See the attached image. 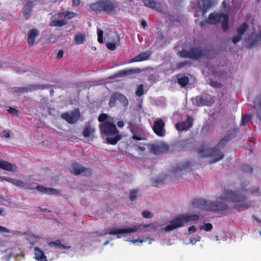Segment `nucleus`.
I'll use <instances>...</instances> for the list:
<instances>
[{"label": "nucleus", "mask_w": 261, "mask_h": 261, "mask_svg": "<svg viewBox=\"0 0 261 261\" xmlns=\"http://www.w3.org/2000/svg\"><path fill=\"white\" fill-rule=\"evenodd\" d=\"M246 44L249 48L256 47L261 44V31L257 34H252L246 40Z\"/></svg>", "instance_id": "4468645a"}, {"label": "nucleus", "mask_w": 261, "mask_h": 261, "mask_svg": "<svg viewBox=\"0 0 261 261\" xmlns=\"http://www.w3.org/2000/svg\"><path fill=\"white\" fill-rule=\"evenodd\" d=\"M190 64V63L189 62H180L177 65V68H181L185 66L186 65Z\"/></svg>", "instance_id": "13d9d810"}, {"label": "nucleus", "mask_w": 261, "mask_h": 261, "mask_svg": "<svg viewBox=\"0 0 261 261\" xmlns=\"http://www.w3.org/2000/svg\"><path fill=\"white\" fill-rule=\"evenodd\" d=\"M210 200H206L202 198L194 199L192 201V204L194 207L202 210L208 211Z\"/></svg>", "instance_id": "f3484780"}, {"label": "nucleus", "mask_w": 261, "mask_h": 261, "mask_svg": "<svg viewBox=\"0 0 261 261\" xmlns=\"http://www.w3.org/2000/svg\"><path fill=\"white\" fill-rule=\"evenodd\" d=\"M74 16L73 12H61L57 13L51 17L49 25L61 27L67 24V20Z\"/></svg>", "instance_id": "0eeeda50"}, {"label": "nucleus", "mask_w": 261, "mask_h": 261, "mask_svg": "<svg viewBox=\"0 0 261 261\" xmlns=\"http://www.w3.org/2000/svg\"><path fill=\"white\" fill-rule=\"evenodd\" d=\"M118 3H113L109 0H100L90 5L92 10L95 12L103 11L108 14H114L116 13V8Z\"/></svg>", "instance_id": "20e7f679"}, {"label": "nucleus", "mask_w": 261, "mask_h": 261, "mask_svg": "<svg viewBox=\"0 0 261 261\" xmlns=\"http://www.w3.org/2000/svg\"><path fill=\"white\" fill-rule=\"evenodd\" d=\"M251 117L249 114H244L242 115L241 124L243 126L245 125L247 122L251 119Z\"/></svg>", "instance_id": "79ce46f5"}, {"label": "nucleus", "mask_w": 261, "mask_h": 261, "mask_svg": "<svg viewBox=\"0 0 261 261\" xmlns=\"http://www.w3.org/2000/svg\"><path fill=\"white\" fill-rule=\"evenodd\" d=\"M199 219V216L196 214L181 215L172 220L170 222V224L165 227V230L166 231H171L178 227L182 226L185 223L197 220Z\"/></svg>", "instance_id": "39448f33"}, {"label": "nucleus", "mask_w": 261, "mask_h": 261, "mask_svg": "<svg viewBox=\"0 0 261 261\" xmlns=\"http://www.w3.org/2000/svg\"><path fill=\"white\" fill-rule=\"evenodd\" d=\"M241 169L244 172L246 173H251L253 170V168L247 164L243 165Z\"/></svg>", "instance_id": "c03bdc74"}, {"label": "nucleus", "mask_w": 261, "mask_h": 261, "mask_svg": "<svg viewBox=\"0 0 261 261\" xmlns=\"http://www.w3.org/2000/svg\"><path fill=\"white\" fill-rule=\"evenodd\" d=\"M213 228V225L211 223H206L204 225L200 227V229H204L206 231L211 230Z\"/></svg>", "instance_id": "de8ad7c7"}, {"label": "nucleus", "mask_w": 261, "mask_h": 261, "mask_svg": "<svg viewBox=\"0 0 261 261\" xmlns=\"http://www.w3.org/2000/svg\"><path fill=\"white\" fill-rule=\"evenodd\" d=\"M222 18H223V20H222V24H221L222 28L224 32H226L228 29V18L226 15L224 14V15H222Z\"/></svg>", "instance_id": "c9c22d12"}, {"label": "nucleus", "mask_w": 261, "mask_h": 261, "mask_svg": "<svg viewBox=\"0 0 261 261\" xmlns=\"http://www.w3.org/2000/svg\"><path fill=\"white\" fill-rule=\"evenodd\" d=\"M254 110L257 118L261 121V94L254 101Z\"/></svg>", "instance_id": "412c9836"}, {"label": "nucleus", "mask_w": 261, "mask_h": 261, "mask_svg": "<svg viewBox=\"0 0 261 261\" xmlns=\"http://www.w3.org/2000/svg\"><path fill=\"white\" fill-rule=\"evenodd\" d=\"M98 41L100 43H103V31L99 29H97Z\"/></svg>", "instance_id": "49530a36"}, {"label": "nucleus", "mask_w": 261, "mask_h": 261, "mask_svg": "<svg viewBox=\"0 0 261 261\" xmlns=\"http://www.w3.org/2000/svg\"><path fill=\"white\" fill-rule=\"evenodd\" d=\"M161 225L156 223H151L148 225H132L129 228H114L110 229H107L106 232L103 233H99L97 232H95L97 236H104L107 234L111 235H116L117 238H120L122 234L134 233L138 231H156L165 230V228L161 227Z\"/></svg>", "instance_id": "f03ea898"}, {"label": "nucleus", "mask_w": 261, "mask_h": 261, "mask_svg": "<svg viewBox=\"0 0 261 261\" xmlns=\"http://www.w3.org/2000/svg\"><path fill=\"white\" fill-rule=\"evenodd\" d=\"M106 42H107L106 46L109 49L111 50H114L116 49L115 43H111L109 42H107V41Z\"/></svg>", "instance_id": "3c124183"}, {"label": "nucleus", "mask_w": 261, "mask_h": 261, "mask_svg": "<svg viewBox=\"0 0 261 261\" xmlns=\"http://www.w3.org/2000/svg\"><path fill=\"white\" fill-rule=\"evenodd\" d=\"M100 134L107 143L115 145L122 138L114 122L107 121L99 124Z\"/></svg>", "instance_id": "7ed1b4c3"}, {"label": "nucleus", "mask_w": 261, "mask_h": 261, "mask_svg": "<svg viewBox=\"0 0 261 261\" xmlns=\"http://www.w3.org/2000/svg\"><path fill=\"white\" fill-rule=\"evenodd\" d=\"M198 152L202 157H210L212 158L210 161L211 164L221 160L224 156L223 153L216 146L211 148L199 149H198Z\"/></svg>", "instance_id": "423d86ee"}, {"label": "nucleus", "mask_w": 261, "mask_h": 261, "mask_svg": "<svg viewBox=\"0 0 261 261\" xmlns=\"http://www.w3.org/2000/svg\"><path fill=\"white\" fill-rule=\"evenodd\" d=\"M132 243H135L136 242H140V243H143L145 241L144 240H139V239H133L132 240L130 241Z\"/></svg>", "instance_id": "0e129e2a"}, {"label": "nucleus", "mask_w": 261, "mask_h": 261, "mask_svg": "<svg viewBox=\"0 0 261 261\" xmlns=\"http://www.w3.org/2000/svg\"><path fill=\"white\" fill-rule=\"evenodd\" d=\"M64 51L63 50H60L57 54V58L59 59H61L63 57Z\"/></svg>", "instance_id": "052dcab7"}, {"label": "nucleus", "mask_w": 261, "mask_h": 261, "mask_svg": "<svg viewBox=\"0 0 261 261\" xmlns=\"http://www.w3.org/2000/svg\"><path fill=\"white\" fill-rule=\"evenodd\" d=\"M234 137L235 136L232 134H230L225 136L219 141V142L218 143L216 146H217L219 149L220 148L224 147L226 145L227 143L230 140H231L232 139L234 138Z\"/></svg>", "instance_id": "bb28decb"}, {"label": "nucleus", "mask_w": 261, "mask_h": 261, "mask_svg": "<svg viewBox=\"0 0 261 261\" xmlns=\"http://www.w3.org/2000/svg\"><path fill=\"white\" fill-rule=\"evenodd\" d=\"M140 68L127 69L119 71L118 73L111 76L109 79H113L117 77H121L125 76H129L133 74H138L141 72Z\"/></svg>", "instance_id": "ddd939ff"}, {"label": "nucleus", "mask_w": 261, "mask_h": 261, "mask_svg": "<svg viewBox=\"0 0 261 261\" xmlns=\"http://www.w3.org/2000/svg\"><path fill=\"white\" fill-rule=\"evenodd\" d=\"M48 245L51 247H55L61 250L69 249L70 248V246H67L62 244L59 240H57L55 242H49Z\"/></svg>", "instance_id": "c756f323"}, {"label": "nucleus", "mask_w": 261, "mask_h": 261, "mask_svg": "<svg viewBox=\"0 0 261 261\" xmlns=\"http://www.w3.org/2000/svg\"><path fill=\"white\" fill-rule=\"evenodd\" d=\"M179 56L182 58H190V49L189 50L182 49L179 53Z\"/></svg>", "instance_id": "37998d69"}, {"label": "nucleus", "mask_w": 261, "mask_h": 261, "mask_svg": "<svg viewBox=\"0 0 261 261\" xmlns=\"http://www.w3.org/2000/svg\"><path fill=\"white\" fill-rule=\"evenodd\" d=\"M0 232L10 233V230L7 228L6 227L0 226Z\"/></svg>", "instance_id": "bf43d9fd"}, {"label": "nucleus", "mask_w": 261, "mask_h": 261, "mask_svg": "<svg viewBox=\"0 0 261 261\" xmlns=\"http://www.w3.org/2000/svg\"><path fill=\"white\" fill-rule=\"evenodd\" d=\"M210 84L211 86L216 88H220L222 87L221 84L217 81H211Z\"/></svg>", "instance_id": "603ef678"}, {"label": "nucleus", "mask_w": 261, "mask_h": 261, "mask_svg": "<svg viewBox=\"0 0 261 261\" xmlns=\"http://www.w3.org/2000/svg\"><path fill=\"white\" fill-rule=\"evenodd\" d=\"M144 6L148 8L157 9V3L153 0H143Z\"/></svg>", "instance_id": "72a5a7b5"}, {"label": "nucleus", "mask_w": 261, "mask_h": 261, "mask_svg": "<svg viewBox=\"0 0 261 261\" xmlns=\"http://www.w3.org/2000/svg\"><path fill=\"white\" fill-rule=\"evenodd\" d=\"M201 8L202 15H204L213 5V3L211 0H201Z\"/></svg>", "instance_id": "cd10ccee"}, {"label": "nucleus", "mask_w": 261, "mask_h": 261, "mask_svg": "<svg viewBox=\"0 0 261 261\" xmlns=\"http://www.w3.org/2000/svg\"><path fill=\"white\" fill-rule=\"evenodd\" d=\"M141 25L143 27V28L145 29L146 28L147 26V22L145 20H142L141 22Z\"/></svg>", "instance_id": "774afa93"}, {"label": "nucleus", "mask_w": 261, "mask_h": 261, "mask_svg": "<svg viewBox=\"0 0 261 261\" xmlns=\"http://www.w3.org/2000/svg\"><path fill=\"white\" fill-rule=\"evenodd\" d=\"M13 91L15 93H23L27 92L25 87H14L12 89Z\"/></svg>", "instance_id": "a18cd8bd"}, {"label": "nucleus", "mask_w": 261, "mask_h": 261, "mask_svg": "<svg viewBox=\"0 0 261 261\" xmlns=\"http://www.w3.org/2000/svg\"><path fill=\"white\" fill-rule=\"evenodd\" d=\"M143 85L141 84L138 88L137 91H136V94L138 96H141L143 94Z\"/></svg>", "instance_id": "8fccbe9b"}, {"label": "nucleus", "mask_w": 261, "mask_h": 261, "mask_svg": "<svg viewBox=\"0 0 261 261\" xmlns=\"http://www.w3.org/2000/svg\"><path fill=\"white\" fill-rule=\"evenodd\" d=\"M247 191L251 193L252 194H255L258 193L259 191V188L257 187H252L247 189Z\"/></svg>", "instance_id": "5fc2aeb1"}, {"label": "nucleus", "mask_w": 261, "mask_h": 261, "mask_svg": "<svg viewBox=\"0 0 261 261\" xmlns=\"http://www.w3.org/2000/svg\"><path fill=\"white\" fill-rule=\"evenodd\" d=\"M138 192H139V190L138 189H133L130 191V195H129V198L131 201L136 200Z\"/></svg>", "instance_id": "ea45409f"}, {"label": "nucleus", "mask_w": 261, "mask_h": 261, "mask_svg": "<svg viewBox=\"0 0 261 261\" xmlns=\"http://www.w3.org/2000/svg\"><path fill=\"white\" fill-rule=\"evenodd\" d=\"M195 100L196 101V104L198 106H210L214 102V99L208 94H202L196 96Z\"/></svg>", "instance_id": "f8f14e48"}, {"label": "nucleus", "mask_w": 261, "mask_h": 261, "mask_svg": "<svg viewBox=\"0 0 261 261\" xmlns=\"http://www.w3.org/2000/svg\"><path fill=\"white\" fill-rule=\"evenodd\" d=\"M165 123L162 119L154 122L153 130L154 132L159 136H163L165 134L164 129Z\"/></svg>", "instance_id": "dca6fc26"}, {"label": "nucleus", "mask_w": 261, "mask_h": 261, "mask_svg": "<svg viewBox=\"0 0 261 261\" xmlns=\"http://www.w3.org/2000/svg\"><path fill=\"white\" fill-rule=\"evenodd\" d=\"M129 127L130 128V129L132 134H133V138L136 140H141L142 139V138L137 135V129H138V127L136 125H135L130 122H129Z\"/></svg>", "instance_id": "7c9ffc66"}, {"label": "nucleus", "mask_w": 261, "mask_h": 261, "mask_svg": "<svg viewBox=\"0 0 261 261\" xmlns=\"http://www.w3.org/2000/svg\"><path fill=\"white\" fill-rule=\"evenodd\" d=\"M152 184L153 186L158 187L160 185L163 184V181H162V180H160V179H154L152 180Z\"/></svg>", "instance_id": "6e6d98bb"}, {"label": "nucleus", "mask_w": 261, "mask_h": 261, "mask_svg": "<svg viewBox=\"0 0 261 261\" xmlns=\"http://www.w3.org/2000/svg\"><path fill=\"white\" fill-rule=\"evenodd\" d=\"M149 148L151 152L154 154H160L167 151L169 146L164 142H159L149 145Z\"/></svg>", "instance_id": "9d476101"}, {"label": "nucleus", "mask_w": 261, "mask_h": 261, "mask_svg": "<svg viewBox=\"0 0 261 261\" xmlns=\"http://www.w3.org/2000/svg\"><path fill=\"white\" fill-rule=\"evenodd\" d=\"M98 120L99 122H101V123H104L105 122L107 121L113 122L109 118V116L107 114H100L98 118Z\"/></svg>", "instance_id": "e433bc0d"}, {"label": "nucleus", "mask_w": 261, "mask_h": 261, "mask_svg": "<svg viewBox=\"0 0 261 261\" xmlns=\"http://www.w3.org/2000/svg\"><path fill=\"white\" fill-rule=\"evenodd\" d=\"M220 200H210L208 211L221 212L227 211L229 208L228 204L223 200L231 201L234 203L233 208L238 211H242L247 209L249 205L246 202L247 197L239 192L225 191L219 197Z\"/></svg>", "instance_id": "f257e3e1"}, {"label": "nucleus", "mask_w": 261, "mask_h": 261, "mask_svg": "<svg viewBox=\"0 0 261 261\" xmlns=\"http://www.w3.org/2000/svg\"><path fill=\"white\" fill-rule=\"evenodd\" d=\"M193 118L188 116L186 121H182L176 124V128L179 131L186 130L190 128L192 125Z\"/></svg>", "instance_id": "6ab92c4d"}, {"label": "nucleus", "mask_w": 261, "mask_h": 261, "mask_svg": "<svg viewBox=\"0 0 261 261\" xmlns=\"http://www.w3.org/2000/svg\"><path fill=\"white\" fill-rule=\"evenodd\" d=\"M85 36L81 33H76L74 36V41L76 44H80L84 42Z\"/></svg>", "instance_id": "f704fd0d"}, {"label": "nucleus", "mask_w": 261, "mask_h": 261, "mask_svg": "<svg viewBox=\"0 0 261 261\" xmlns=\"http://www.w3.org/2000/svg\"><path fill=\"white\" fill-rule=\"evenodd\" d=\"M14 185L19 187L28 188L27 186H28V183L24 182L21 180L15 179V181Z\"/></svg>", "instance_id": "a19ab883"}, {"label": "nucleus", "mask_w": 261, "mask_h": 261, "mask_svg": "<svg viewBox=\"0 0 261 261\" xmlns=\"http://www.w3.org/2000/svg\"><path fill=\"white\" fill-rule=\"evenodd\" d=\"M142 216L145 218H151L153 217V214L151 212L144 211L142 212Z\"/></svg>", "instance_id": "09e8293b"}, {"label": "nucleus", "mask_w": 261, "mask_h": 261, "mask_svg": "<svg viewBox=\"0 0 261 261\" xmlns=\"http://www.w3.org/2000/svg\"><path fill=\"white\" fill-rule=\"evenodd\" d=\"M116 100H118L124 107H126L128 105V101L126 97L122 94L116 92L111 95L109 101V106L110 107H115Z\"/></svg>", "instance_id": "6e6552de"}, {"label": "nucleus", "mask_w": 261, "mask_h": 261, "mask_svg": "<svg viewBox=\"0 0 261 261\" xmlns=\"http://www.w3.org/2000/svg\"><path fill=\"white\" fill-rule=\"evenodd\" d=\"M35 184H34V183H31V184L28 183V186H27V187H28L27 189H34L35 188Z\"/></svg>", "instance_id": "e2e57ef3"}, {"label": "nucleus", "mask_w": 261, "mask_h": 261, "mask_svg": "<svg viewBox=\"0 0 261 261\" xmlns=\"http://www.w3.org/2000/svg\"><path fill=\"white\" fill-rule=\"evenodd\" d=\"M190 166L189 161H186L179 163L176 167H175L172 171L174 176L176 177H180L182 175V171Z\"/></svg>", "instance_id": "2eb2a0df"}, {"label": "nucleus", "mask_w": 261, "mask_h": 261, "mask_svg": "<svg viewBox=\"0 0 261 261\" xmlns=\"http://www.w3.org/2000/svg\"><path fill=\"white\" fill-rule=\"evenodd\" d=\"M80 0H72L73 6H78L80 4Z\"/></svg>", "instance_id": "338daca9"}, {"label": "nucleus", "mask_w": 261, "mask_h": 261, "mask_svg": "<svg viewBox=\"0 0 261 261\" xmlns=\"http://www.w3.org/2000/svg\"><path fill=\"white\" fill-rule=\"evenodd\" d=\"M0 168L9 171H16L17 167L15 165L0 160Z\"/></svg>", "instance_id": "5701e85b"}, {"label": "nucleus", "mask_w": 261, "mask_h": 261, "mask_svg": "<svg viewBox=\"0 0 261 261\" xmlns=\"http://www.w3.org/2000/svg\"><path fill=\"white\" fill-rule=\"evenodd\" d=\"M71 172L75 175L90 176L92 174L91 170L77 163H73L71 168Z\"/></svg>", "instance_id": "1a4fd4ad"}, {"label": "nucleus", "mask_w": 261, "mask_h": 261, "mask_svg": "<svg viewBox=\"0 0 261 261\" xmlns=\"http://www.w3.org/2000/svg\"><path fill=\"white\" fill-rule=\"evenodd\" d=\"M33 7L32 3L27 2L23 9V14L25 18L28 19L31 16V13Z\"/></svg>", "instance_id": "a878e982"}, {"label": "nucleus", "mask_w": 261, "mask_h": 261, "mask_svg": "<svg viewBox=\"0 0 261 261\" xmlns=\"http://www.w3.org/2000/svg\"><path fill=\"white\" fill-rule=\"evenodd\" d=\"M222 15L224 14L215 12L211 13L207 19V22L211 24H216L220 21Z\"/></svg>", "instance_id": "aec40b11"}, {"label": "nucleus", "mask_w": 261, "mask_h": 261, "mask_svg": "<svg viewBox=\"0 0 261 261\" xmlns=\"http://www.w3.org/2000/svg\"><path fill=\"white\" fill-rule=\"evenodd\" d=\"M196 230V228H195L194 226H191L189 227L188 228V231L189 233H191L192 232H194Z\"/></svg>", "instance_id": "680f3d73"}, {"label": "nucleus", "mask_w": 261, "mask_h": 261, "mask_svg": "<svg viewBox=\"0 0 261 261\" xmlns=\"http://www.w3.org/2000/svg\"><path fill=\"white\" fill-rule=\"evenodd\" d=\"M205 53L200 47H193L190 48V59L198 60L204 55Z\"/></svg>", "instance_id": "a211bd4d"}, {"label": "nucleus", "mask_w": 261, "mask_h": 261, "mask_svg": "<svg viewBox=\"0 0 261 261\" xmlns=\"http://www.w3.org/2000/svg\"><path fill=\"white\" fill-rule=\"evenodd\" d=\"M35 258L36 259L39 260L42 259H44L45 261H47V259L44 255L43 251L39 248H35Z\"/></svg>", "instance_id": "473e14b6"}, {"label": "nucleus", "mask_w": 261, "mask_h": 261, "mask_svg": "<svg viewBox=\"0 0 261 261\" xmlns=\"http://www.w3.org/2000/svg\"><path fill=\"white\" fill-rule=\"evenodd\" d=\"M117 125L119 127H122L124 126V123L122 121H119L117 122Z\"/></svg>", "instance_id": "69168bd1"}, {"label": "nucleus", "mask_w": 261, "mask_h": 261, "mask_svg": "<svg viewBox=\"0 0 261 261\" xmlns=\"http://www.w3.org/2000/svg\"><path fill=\"white\" fill-rule=\"evenodd\" d=\"M8 112L10 114L14 115H16L18 113L17 110L13 108H9V109L8 110Z\"/></svg>", "instance_id": "4d7b16f0"}, {"label": "nucleus", "mask_w": 261, "mask_h": 261, "mask_svg": "<svg viewBox=\"0 0 261 261\" xmlns=\"http://www.w3.org/2000/svg\"><path fill=\"white\" fill-rule=\"evenodd\" d=\"M151 55V51H147L141 53V54H139L138 56L130 60V62H140L147 60Z\"/></svg>", "instance_id": "b1692460"}, {"label": "nucleus", "mask_w": 261, "mask_h": 261, "mask_svg": "<svg viewBox=\"0 0 261 261\" xmlns=\"http://www.w3.org/2000/svg\"><path fill=\"white\" fill-rule=\"evenodd\" d=\"M61 117L69 123H75L80 117V113L79 110H75L70 112L63 113Z\"/></svg>", "instance_id": "9b49d317"}, {"label": "nucleus", "mask_w": 261, "mask_h": 261, "mask_svg": "<svg viewBox=\"0 0 261 261\" xmlns=\"http://www.w3.org/2000/svg\"><path fill=\"white\" fill-rule=\"evenodd\" d=\"M247 28L248 25L246 23H243L242 25H240L237 29L238 34L241 36H243Z\"/></svg>", "instance_id": "58836bf2"}, {"label": "nucleus", "mask_w": 261, "mask_h": 261, "mask_svg": "<svg viewBox=\"0 0 261 261\" xmlns=\"http://www.w3.org/2000/svg\"><path fill=\"white\" fill-rule=\"evenodd\" d=\"M38 36V31L36 29L30 30L28 34V43L29 46L34 45L36 38Z\"/></svg>", "instance_id": "4be33fe9"}, {"label": "nucleus", "mask_w": 261, "mask_h": 261, "mask_svg": "<svg viewBox=\"0 0 261 261\" xmlns=\"http://www.w3.org/2000/svg\"><path fill=\"white\" fill-rule=\"evenodd\" d=\"M25 88L27 92H33L39 89L43 90L45 88H48L49 87L45 85L32 84L28 85L25 86Z\"/></svg>", "instance_id": "393cba45"}, {"label": "nucleus", "mask_w": 261, "mask_h": 261, "mask_svg": "<svg viewBox=\"0 0 261 261\" xmlns=\"http://www.w3.org/2000/svg\"><path fill=\"white\" fill-rule=\"evenodd\" d=\"M242 37V36L238 34L237 35L233 37L232 39V41L233 43L236 44L241 40Z\"/></svg>", "instance_id": "864d4df0"}, {"label": "nucleus", "mask_w": 261, "mask_h": 261, "mask_svg": "<svg viewBox=\"0 0 261 261\" xmlns=\"http://www.w3.org/2000/svg\"><path fill=\"white\" fill-rule=\"evenodd\" d=\"M95 129L90 124L87 125L83 130V134L85 138L89 137L95 132Z\"/></svg>", "instance_id": "2f4dec72"}, {"label": "nucleus", "mask_w": 261, "mask_h": 261, "mask_svg": "<svg viewBox=\"0 0 261 261\" xmlns=\"http://www.w3.org/2000/svg\"><path fill=\"white\" fill-rule=\"evenodd\" d=\"M36 189L40 192L48 194H56L57 191L53 188H45L41 186H37Z\"/></svg>", "instance_id": "c85d7f7f"}, {"label": "nucleus", "mask_w": 261, "mask_h": 261, "mask_svg": "<svg viewBox=\"0 0 261 261\" xmlns=\"http://www.w3.org/2000/svg\"><path fill=\"white\" fill-rule=\"evenodd\" d=\"M189 79L187 76H183L178 79V83L181 87H185L189 83Z\"/></svg>", "instance_id": "4c0bfd02"}]
</instances>
